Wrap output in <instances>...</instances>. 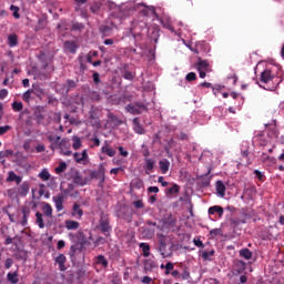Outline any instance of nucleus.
<instances>
[{
    "label": "nucleus",
    "mask_w": 284,
    "mask_h": 284,
    "mask_svg": "<svg viewBox=\"0 0 284 284\" xmlns=\"http://www.w3.org/2000/svg\"><path fill=\"white\" fill-rule=\"evenodd\" d=\"M12 265H14V261L12 258H7L4 262L6 270H10V267H12Z\"/></svg>",
    "instance_id": "obj_58"
},
{
    "label": "nucleus",
    "mask_w": 284,
    "mask_h": 284,
    "mask_svg": "<svg viewBox=\"0 0 284 284\" xmlns=\"http://www.w3.org/2000/svg\"><path fill=\"white\" fill-rule=\"evenodd\" d=\"M223 207L219 205H214L209 209V214H219L220 216H223Z\"/></svg>",
    "instance_id": "obj_29"
},
{
    "label": "nucleus",
    "mask_w": 284,
    "mask_h": 284,
    "mask_svg": "<svg viewBox=\"0 0 284 284\" xmlns=\"http://www.w3.org/2000/svg\"><path fill=\"white\" fill-rule=\"evenodd\" d=\"M52 119L55 123H61V113H52L51 120Z\"/></svg>",
    "instance_id": "obj_56"
},
{
    "label": "nucleus",
    "mask_w": 284,
    "mask_h": 284,
    "mask_svg": "<svg viewBox=\"0 0 284 284\" xmlns=\"http://www.w3.org/2000/svg\"><path fill=\"white\" fill-rule=\"evenodd\" d=\"M197 70H203L204 72H212V69H210V64L205 60H199L197 62Z\"/></svg>",
    "instance_id": "obj_22"
},
{
    "label": "nucleus",
    "mask_w": 284,
    "mask_h": 284,
    "mask_svg": "<svg viewBox=\"0 0 284 284\" xmlns=\"http://www.w3.org/2000/svg\"><path fill=\"white\" fill-rule=\"evenodd\" d=\"M94 247H99V245H105V237H98L94 242H93Z\"/></svg>",
    "instance_id": "obj_51"
},
{
    "label": "nucleus",
    "mask_w": 284,
    "mask_h": 284,
    "mask_svg": "<svg viewBox=\"0 0 284 284\" xmlns=\"http://www.w3.org/2000/svg\"><path fill=\"white\" fill-rule=\"evenodd\" d=\"M36 121L38 125H50V123L52 122V115L39 113L36 116Z\"/></svg>",
    "instance_id": "obj_5"
},
{
    "label": "nucleus",
    "mask_w": 284,
    "mask_h": 284,
    "mask_svg": "<svg viewBox=\"0 0 284 284\" xmlns=\"http://www.w3.org/2000/svg\"><path fill=\"white\" fill-rule=\"evenodd\" d=\"M140 250L143 252V256H150V244L142 242L139 244Z\"/></svg>",
    "instance_id": "obj_31"
},
{
    "label": "nucleus",
    "mask_w": 284,
    "mask_h": 284,
    "mask_svg": "<svg viewBox=\"0 0 284 284\" xmlns=\"http://www.w3.org/2000/svg\"><path fill=\"white\" fill-rule=\"evenodd\" d=\"M274 75H272V71L270 69L264 70L261 73V83H265L266 85L263 87L264 90H268L270 92H274L276 87L278 85V82L274 84Z\"/></svg>",
    "instance_id": "obj_1"
},
{
    "label": "nucleus",
    "mask_w": 284,
    "mask_h": 284,
    "mask_svg": "<svg viewBox=\"0 0 284 284\" xmlns=\"http://www.w3.org/2000/svg\"><path fill=\"white\" fill-rule=\"evenodd\" d=\"M39 179H41V181H50V172L48 171V169H43L39 173Z\"/></svg>",
    "instance_id": "obj_36"
},
{
    "label": "nucleus",
    "mask_w": 284,
    "mask_h": 284,
    "mask_svg": "<svg viewBox=\"0 0 284 284\" xmlns=\"http://www.w3.org/2000/svg\"><path fill=\"white\" fill-rule=\"evenodd\" d=\"M47 26L45 20L39 19L37 26H36V31L39 32V30H44Z\"/></svg>",
    "instance_id": "obj_43"
},
{
    "label": "nucleus",
    "mask_w": 284,
    "mask_h": 284,
    "mask_svg": "<svg viewBox=\"0 0 284 284\" xmlns=\"http://www.w3.org/2000/svg\"><path fill=\"white\" fill-rule=\"evenodd\" d=\"M91 179H101L102 183L105 181V169L103 165L100 166L99 171H92L90 173Z\"/></svg>",
    "instance_id": "obj_12"
},
{
    "label": "nucleus",
    "mask_w": 284,
    "mask_h": 284,
    "mask_svg": "<svg viewBox=\"0 0 284 284\" xmlns=\"http://www.w3.org/2000/svg\"><path fill=\"white\" fill-rule=\"evenodd\" d=\"M36 223L40 227V230H43V227H45V223L43 222V215L41 212L36 213Z\"/></svg>",
    "instance_id": "obj_26"
},
{
    "label": "nucleus",
    "mask_w": 284,
    "mask_h": 284,
    "mask_svg": "<svg viewBox=\"0 0 284 284\" xmlns=\"http://www.w3.org/2000/svg\"><path fill=\"white\" fill-rule=\"evenodd\" d=\"M73 159L78 163H82L83 161H88V159H89L88 150H83L81 153H79V152L73 153Z\"/></svg>",
    "instance_id": "obj_14"
},
{
    "label": "nucleus",
    "mask_w": 284,
    "mask_h": 284,
    "mask_svg": "<svg viewBox=\"0 0 284 284\" xmlns=\"http://www.w3.org/2000/svg\"><path fill=\"white\" fill-rule=\"evenodd\" d=\"M95 263L97 265H102V267H108L109 265L108 258H105L104 255H98L95 257Z\"/></svg>",
    "instance_id": "obj_27"
},
{
    "label": "nucleus",
    "mask_w": 284,
    "mask_h": 284,
    "mask_svg": "<svg viewBox=\"0 0 284 284\" xmlns=\"http://www.w3.org/2000/svg\"><path fill=\"white\" fill-rule=\"evenodd\" d=\"M126 112L130 114H141V110L138 109L136 104H129L125 106Z\"/></svg>",
    "instance_id": "obj_35"
},
{
    "label": "nucleus",
    "mask_w": 284,
    "mask_h": 284,
    "mask_svg": "<svg viewBox=\"0 0 284 284\" xmlns=\"http://www.w3.org/2000/svg\"><path fill=\"white\" fill-rule=\"evenodd\" d=\"M22 214V225L26 226V223H28V216H30V210L23 209Z\"/></svg>",
    "instance_id": "obj_47"
},
{
    "label": "nucleus",
    "mask_w": 284,
    "mask_h": 284,
    "mask_svg": "<svg viewBox=\"0 0 284 284\" xmlns=\"http://www.w3.org/2000/svg\"><path fill=\"white\" fill-rule=\"evenodd\" d=\"M69 239L72 243H74V245H79V243H83V232L79 231L77 233H69Z\"/></svg>",
    "instance_id": "obj_7"
},
{
    "label": "nucleus",
    "mask_w": 284,
    "mask_h": 284,
    "mask_svg": "<svg viewBox=\"0 0 284 284\" xmlns=\"http://www.w3.org/2000/svg\"><path fill=\"white\" fill-rule=\"evenodd\" d=\"M57 150H60V152H61V154H63V156H72V152L70 151V142H68V140H65V139L61 140Z\"/></svg>",
    "instance_id": "obj_4"
},
{
    "label": "nucleus",
    "mask_w": 284,
    "mask_h": 284,
    "mask_svg": "<svg viewBox=\"0 0 284 284\" xmlns=\"http://www.w3.org/2000/svg\"><path fill=\"white\" fill-rule=\"evenodd\" d=\"M141 6H145V4H143V3L136 4L134 2H128V3L123 4L122 10H126L128 12H134Z\"/></svg>",
    "instance_id": "obj_18"
},
{
    "label": "nucleus",
    "mask_w": 284,
    "mask_h": 284,
    "mask_svg": "<svg viewBox=\"0 0 284 284\" xmlns=\"http://www.w3.org/2000/svg\"><path fill=\"white\" fill-rule=\"evenodd\" d=\"M6 97H8V91H7V89H1V90H0V99L3 100V99H6Z\"/></svg>",
    "instance_id": "obj_64"
},
{
    "label": "nucleus",
    "mask_w": 284,
    "mask_h": 284,
    "mask_svg": "<svg viewBox=\"0 0 284 284\" xmlns=\"http://www.w3.org/2000/svg\"><path fill=\"white\" fill-rule=\"evenodd\" d=\"M101 152L108 156H114L116 154V151L112 148H108V145L102 146Z\"/></svg>",
    "instance_id": "obj_34"
},
{
    "label": "nucleus",
    "mask_w": 284,
    "mask_h": 284,
    "mask_svg": "<svg viewBox=\"0 0 284 284\" xmlns=\"http://www.w3.org/2000/svg\"><path fill=\"white\" fill-rule=\"evenodd\" d=\"M28 192H30V182H24L19 187L20 196H28Z\"/></svg>",
    "instance_id": "obj_21"
},
{
    "label": "nucleus",
    "mask_w": 284,
    "mask_h": 284,
    "mask_svg": "<svg viewBox=\"0 0 284 284\" xmlns=\"http://www.w3.org/2000/svg\"><path fill=\"white\" fill-rule=\"evenodd\" d=\"M213 255H214V250L202 252V258L204 261H212L211 256H213Z\"/></svg>",
    "instance_id": "obj_42"
},
{
    "label": "nucleus",
    "mask_w": 284,
    "mask_h": 284,
    "mask_svg": "<svg viewBox=\"0 0 284 284\" xmlns=\"http://www.w3.org/2000/svg\"><path fill=\"white\" fill-rule=\"evenodd\" d=\"M32 92H34V90L29 89L28 91H26L22 95L23 101H26L28 103V101H30L31 97H32Z\"/></svg>",
    "instance_id": "obj_48"
},
{
    "label": "nucleus",
    "mask_w": 284,
    "mask_h": 284,
    "mask_svg": "<svg viewBox=\"0 0 284 284\" xmlns=\"http://www.w3.org/2000/svg\"><path fill=\"white\" fill-rule=\"evenodd\" d=\"M91 12L97 13L101 10V2H94L91 7H90Z\"/></svg>",
    "instance_id": "obj_49"
},
{
    "label": "nucleus",
    "mask_w": 284,
    "mask_h": 284,
    "mask_svg": "<svg viewBox=\"0 0 284 284\" xmlns=\"http://www.w3.org/2000/svg\"><path fill=\"white\" fill-rule=\"evenodd\" d=\"M120 219H123L126 223H132V211L130 209H123L118 213Z\"/></svg>",
    "instance_id": "obj_10"
},
{
    "label": "nucleus",
    "mask_w": 284,
    "mask_h": 284,
    "mask_svg": "<svg viewBox=\"0 0 284 284\" xmlns=\"http://www.w3.org/2000/svg\"><path fill=\"white\" fill-rule=\"evenodd\" d=\"M72 190H74V184H69L67 189L63 190V196H74V193H72Z\"/></svg>",
    "instance_id": "obj_38"
},
{
    "label": "nucleus",
    "mask_w": 284,
    "mask_h": 284,
    "mask_svg": "<svg viewBox=\"0 0 284 284\" xmlns=\"http://www.w3.org/2000/svg\"><path fill=\"white\" fill-rule=\"evenodd\" d=\"M9 48H17L19 45V37L17 33L9 34L7 38Z\"/></svg>",
    "instance_id": "obj_13"
},
{
    "label": "nucleus",
    "mask_w": 284,
    "mask_h": 284,
    "mask_svg": "<svg viewBox=\"0 0 284 284\" xmlns=\"http://www.w3.org/2000/svg\"><path fill=\"white\" fill-rule=\"evenodd\" d=\"M159 165L162 174H168V172L170 171V160L168 159L161 160L159 162Z\"/></svg>",
    "instance_id": "obj_20"
},
{
    "label": "nucleus",
    "mask_w": 284,
    "mask_h": 284,
    "mask_svg": "<svg viewBox=\"0 0 284 284\" xmlns=\"http://www.w3.org/2000/svg\"><path fill=\"white\" fill-rule=\"evenodd\" d=\"M10 130H12V126L10 125L0 126V136H3V134L10 132Z\"/></svg>",
    "instance_id": "obj_53"
},
{
    "label": "nucleus",
    "mask_w": 284,
    "mask_h": 284,
    "mask_svg": "<svg viewBox=\"0 0 284 284\" xmlns=\"http://www.w3.org/2000/svg\"><path fill=\"white\" fill-rule=\"evenodd\" d=\"M164 270H166L165 274H170V272H172V270H174V264L172 262L166 263L164 266Z\"/></svg>",
    "instance_id": "obj_55"
},
{
    "label": "nucleus",
    "mask_w": 284,
    "mask_h": 284,
    "mask_svg": "<svg viewBox=\"0 0 284 284\" xmlns=\"http://www.w3.org/2000/svg\"><path fill=\"white\" fill-rule=\"evenodd\" d=\"M173 227H176V217L172 214L162 219L158 225L160 232H165V230H172Z\"/></svg>",
    "instance_id": "obj_2"
},
{
    "label": "nucleus",
    "mask_w": 284,
    "mask_h": 284,
    "mask_svg": "<svg viewBox=\"0 0 284 284\" xmlns=\"http://www.w3.org/2000/svg\"><path fill=\"white\" fill-rule=\"evenodd\" d=\"M240 256L245 258V261H250L252 258V251L250 248H242L240 250Z\"/></svg>",
    "instance_id": "obj_30"
},
{
    "label": "nucleus",
    "mask_w": 284,
    "mask_h": 284,
    "mask_svg": "<svg viewBox=\"0 0 284 284\" xmlns=\"http://www.w3.org/2000/svg\"><path fill=\"white\" fill-rule=\"evenodd\" d=\"M100 230L108 236V232H110V222L108 220H101L100 221Z\"/></svg>",
    "instance_id": "obj_23"
},
{
    "label": "nucleus",
    "mask_w": 284,
    "mask_h": 284,
    "mask_svg": "<svg viewBox=\"0 0 284 284\" xmlns=\"http://www.w3.org/2000/svg\"><path fill=\"white\" fill-rule=\"evenodd\" d=\"M124 79H126V81H132V79H134V74H132L130 71H125Z\"/></svg>",
    "instance_id": "obj_60"
},
{
    "label": "nucleus",
    "mask_w": 284,
    "mask_h": 284,
    "mask_svg": "<svg viewBox=\"0 0 284 284\" xmlns=\"http://www.w3.org/2000/svg\"><path fill=\"white\" fill-rule=\"evenodd\" d=\"M48 140L51 143L50 150H52V152H54V150H57L59 148V145L61 144V136H59V135H49Z\"/></svg>",
    "instance_id": "obj_8"
},
{
    "label": "nucleus",
    "mask_w": 284,
    "mask_h": 284,
    "mask_svg": "<svg viewBox=\"0 0 284 284\" xmlns=\"http://www.w3.org/2000/svg\"><path fill=\"white\" fill-rule=\"evenodd\" d=\"M179 184H174L172 187L168 190V194H179Z\"/></svg>",
    "instance_id": "obj_52"
},
{
    "label": "nucleus",
    "mask_w": 284,
    "mask_h": 284,
    "mask_svg": "<svg viewBox=\"0 0 284 284\" xmlns=\"http://www.w3.org/2000/svg\"><path fill=\"white\" fill-rule=\"evenodd\" d=\"M10 10L13 12L14 19H21V14H19V7L11 4Z\"/></svg>",
    "instance_id": "obj_44"
},
{
    "label": "nucleus",
    "mask_w": 284,
    "mask_h": 284,
    "mask_svg": "<svg viewBox=\"0 0 284 284\" xmlns=\"http://www.w3.org/2000/svg\"><path fill=\"white\" fill-rule=\"evenodd\" d=\"M100 32L103 34V37H110V33L112 32V28L108 26H102L100 28Z\"/></svg>",
    "instance_id": "obj_39"
},
{
    "label": "nucleus",
    "mask_w": 284,
    "mask_h": 284,
    "mask_svg": "<svg viewBox=\"0 0 284 284\" xmlns=\"http://www.w3.org/2000/svg\"><path fill=\"white\" fill-rule=\"evenodd\" d=\"M133 205H134V207H136V210H143V207H145L142 200H138V201L133 202Z\"/></svg>",
    "instance_id": "obj_54"
},
{
    "label": "nucleus",
    "mask_w": 284,
    "mask_h": 284,
    "mask_svg": "<svg viewBox=\"0 0 284 284\" xmlns=\"http://www.w3.org/2000/svg\"><path fill=\"white\" fill-rule=\"evenodd\" d=\"M65 227H67L68 230H79L80 224H79V222H77V221L67 220V221H65Z\"/></svg>",
    "instance_id": "obj_28"
},
{
    "label": "nucleus",
    "mask_w": 284,
    "mask_h": 284,
    "mask_svg": "<svg viewBox=\"0 0 284 284\" xmlns=\"http://www.w3.org/2000/svg\"><path fill=\"white\" fill-rule=\"evenodd\" d=\"M42 212L44 214V216H47L48 219H52V205H50V203H44V205L42 206Z\"/></svg>",
    "instance_id": "obj_24"
},
{
    "label": "nucleus",
    "mask_w": 284,
    "mask_h": 284,
    "mask_svg": "<svg viewBox=\"0 0 284 284\" xmlns=\"http://www.w3.org/2000/svg\"><path fill=\"white\" fill-rule=\"evenodd\" d=\"M215 190H216V194H219L221 196V199H223V196H225V183H223V181L217 180L215 182Z\"/></svg>",
    "instance_id": "obj_16"
},
{
    "label": "nucleus",
    "mask_w": 284,
    "mask_h": 284,
    "mask_svg": "<svg viewBox=\"0 0 284 284\" xmlns=\"http://www.w3.org/2000/svg\"><path fill=\"white\" fill-rule=\"evenodd\" d=\"M52 201L55 205L57 212L63 211V201H65V195H63V193H59L58 195L53 196Z\"/></svg>",
    "instance_id": "obj_6"
},
{
    "label": "nucleus",
    "mask_w": 284,
    "mask_h": 284,
    "mask_svg": "<svg viewBox=\"0 0 284 284\" xmlns=\"http://www.w3.org/2000/svg\"><path fill=\"white\" fill-rule=\"evenodd\" d=\"M65 261H67V258H65V255H63V254H59L55 257V263H58L61 272H65Z\"/></svg>",
    "instance_id": "obj_19"
},
{
    "label": "nucleus",
    "mask_w": 284,
    "mask_h": 284,
    "mask_svg": "<svg viewBox=\"0 0 284 284\" xmlns=\"http://www.w3.org/2000/svg\"><path fill=\"white\" fill-rule=\"evenodd\" d=\"M73 150H79L81 148V138L79 136H73Z\"/></svg>",
    "instance_id": "obj_46"
},
{
    "label": "nucleus",
    "mask_w": 284,
    "mask_h": 284,
    "mask_svg": "<svg viewBox=\"0 0 284 284\" xmlns=\"http://www.w3.org/2000/svg\"><path fill=\"white\" fill-rule=\"evenodd\" d=\"M97 113H94V111H90L89 112V123L91 125H99V122H95V124L92 121H97Z\"/></svg>",
    "instance_id": "obj_45"
},
{
    "label": "nucleus",
    "mask_w": 284,
    "mask_h": 284,
    "mask_svg": "<svg viewBox=\"0 0 284 284\" xmlns=\"http://www.w3.org/2000/svg\"><path fill=\"white\" fill-rule=\"evenodd\" d=\"M72 216H78V219H81V216H83V210H81V205L77 203L73 204Z\"/></svg>",
    "instance_id": "obj_32"
},
{
    "label": "nucleus",
    "mask_w": 284,
    "mask_h": 284,
    "mask_svg": "<svg viewBox=\"0 0 284 284\" xmlns=\"http://www.w3.org/2000/svg\"><path fill=\"white\" fill-rule=\"evenodd\" d=\"M154 267H156V263L152 260H145L144 262V270L146 272H152V270H154Z\"/></svg>",
    "instance_id": "obj_33"
},
{
    "label": "nucleus",
    "mask_w": 284,
    "mask_h": 284,
    "mask_svg": "<svg viewBox=\"0 0 284 284\" xmlns=\"http://www.w3.org/2000/svg\"><path fill=\"white\" fill-rule=\"evenodd\" d=\"M65 52H71V54H77V50H79V44L74 41H65L64 42Z\"/></svg>",
    "instance_id": "obj_11"
},
{
    "label": "nucleus",
    "mask_w": 284,
    "mask_h": 284,
    "mask_svg": "<svg viewBox=\"0 0 284 284\" xmlns=\"http://www.w3.org/2000/svg\"><path fill=\"white\" fill-rule=\"evenodd\" d=\"M193 243H194V245L196 246V247H204V245H203V241H201V240H196V239H194L193 240Z\"/></svg>",
    "instance_id": "obj_63"
},
{
    "label": "nucleus",
    "mask_w": 284,
    "mask_h": 284,
    "mask_svg": "<svg viewBox=\"0 0 284 284\" xmlns=\"http://www.w3.org/2000/svg\"><path fill=\"white\" fill-rule=\"evenodd\" d=\"M158 251L160 252L162 258H170L173 255L172 247L168 248V243H165V240H160Z\"/></svg>",
    "instance_id": "obj_3"
},
{
    "label": "nucleus",
    "mask_w": 284,
    "mask_h": 284,
    "mask_svg": "<svg viewBox=\"0 0 284 284\" xmlns=\"http://www.w3.org/2000/svg\"><path fill=\"white\" fill-rule=\"evenodd\" d=\"M89 98L91 101H101V94H99L97 91H90Z\"/></svg>",
    "instance_id": "obj_41"
},
{
    "label": "nucleus",
    "mask_w": 284,
    "mask_h": 284,
    "mask_svg": "<svg viewBox=\"0 0 284 284\" xmlns=\"http://www.w3.org/2000/svg\"><path fill=\"white\" fill-rule=\"evenodd\" d=\"M254 174H255V176L258 179V181H263V179H264V174H263V172H261V171H258V170H255L254 171Z\"/></svg>",
    "instance_id": "obj_61"
},
{
    "label": "nucleus",
    "mask_w": 284,
    "mask_h": 284,
    "mask_svg": "<svg viewBox=\"0 0 284 284\" xmlns=\"http://www.w3.org/2000/svg\"><path fill=\"white\" fill-rule=\"evenodd\" d=\"M22 181V178L17 175V173H14V171H10L9 175L7 178V183H13L16 182L17 185H20Z\"/></svg>",
    "instance_id": "obj_17"
},
{
    "label": "nucleus",
    "mask_w": 284,
    "mask_h": 284,
    "mask_svg": "<svg viewBox=\"0 0 284 284\" xmlns=\"http://www.w3.org/2000/svg\"><path fill=\"white\" fill-rule=\"evenodd\" d=\"M71 179L73 181V183H75V185H87V181L83 180V178L81 176V173H79L78 171H73L71 174Z\"/></svg>",
    "instance_id": "obj_9"
},
{
    "label": "nucleus",
    "mask_w": 284,
    "mask_h": 284,
    "mask_svg": "<svg viewBox=\"0 0 284 284\" xmlns=\"http://www.w3.org/2000/svg\"><path fill=\"white\" fill-rule=\"evenodd\" d=\"M133 132H135V134H145V129H143V125L139 122V118L133 119Z\"/></svg>",
    "instance_id": "obj_15"
},
{
    "label": "nucleus",
    "mask_w": 284,
    "mask_h": 284,
    "mask_svg": "<svg viewBox=\"0 0 284 284\" xmlns=\"http://www.w3.org/2000/svg\"><path fill=\"white\" fill-rule=\"evenodd\" d=\"M64 170H68V163L60 162L59 165L55 168V174H61Z\"/></svg>",
    "instance_id": "obj_37"
},
{
    "label": "nucleus",
    "mask_w": 284,
    "mask_h": 284,
    "mask_svg": "<svg viewBox=\"0 0 284 284\" xmlns=\"http://www.w3.org/2000/svg\"><path fill=\"white\" fill-rule=\"evenodd\" d=\"M186 81H196V73L190 72L185 77Z\"/></svg>",
    "instance_id": "obj_59"
},
{
    "label": "nucleus",
    "mask_w": 284,
    "mask_h": 284,
    "mask_svg": "<svg viewBox=\"0 0 284 284\" xmlns=\"http://www.w3.org/2000/svg\"><path fill=\"white\" fill-rule=\"evenodd\" d=\"M83 28H85V27L81 22H74L73 26H72V30L81 31V30H83Z\"/></svg>",
    "instance_id": "obj_57"
},
{
    "label": "nucleus",
    "mask_w": 284,
    "mask_h": 284,
    "mask_svg": "<svg viewBox=\"0 0 284 284\" xmlns=\"http://www.w3.org/2000/svg\"><path fill=\"white\" fill-rule=\"evenodd\" d=\"M7 281H9V283H12V284L19 283V273L17 271L13 273L9 272L7 274Z\"/></svg>",
    "instance_id": "obj_25"
},
{
    "label": "nucleus",
    "mask_w": 284,
    "mask_h": 284,
    "mask_svg": "<svg viewBox=\"0 0 284 284\" xmlns=\"http://www.w3.org/2000/svg\"><path fill=\"white\" fill-rule=\"evenodd\" d=\"M145 170L152 172L154 170V162L152 159H145Z\"/></svg>",
    "instance_id": "obj_40"
},
{
    "label": "nucleus",
    "mask_w": 284,
    "mask_h": 284,
    "mask_svg": "<svg viewBox=\"0 0 284 284\" xmlns=\"http://www.w3.org/2000/svg\"><path fill=\"white\" fill-rule=\"evenodd\" d=\"M12 109L16 110V112H21V110H23V103H21V102H13L12 103Z\"/></svg>",
    "instance_id": "obj_50"
},
{
    "label": "nucleus",
    "mask_w": 284,
    "mask_h": 284,
    "mask_svg": "<svg viewBox=\"0 0 284 284\" xmlns=\"http://www.w3.org/2000/svg\"><path fill=\"white\" fill-rule=\"evenodd\" d=\"M63 247H65V241L63 240L58 241L57 248L63 250Z\"/></svg>",
    "instance_id": "obj_62"
}]
</instances>
